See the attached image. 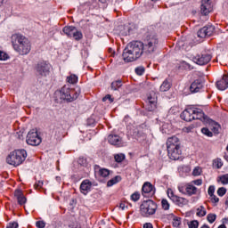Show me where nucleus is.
<instances>
[{
  "mask_svg": "<svg viewBox=\"0 0 228 228\" xmlns=\"http://www.w3.org/2000/svg\"><path fill=\"white\" fill-rule=\"evenodd\" d=\"M218 90H227L228 87V75H224L221 80L216 82Z\"/></svg>",
  "mask_w": 228,
  "mask_h": 228,
  "instance_id": "nucleus-22",
  "label": "nucleus"
},
{
  "mask_svg": "<svg viewBox=\"0 0 228 228\" xmlns=\"http://www.w3.org/2000/svg\"><path fill=\"white\" fill-rule=\"evenodd\" d=\"M171 86L172 85L170 84V81H168V79H166L160 86V92H168Z\"/></svg>",
  "mask_w": 228,
  "mask_h": 228,
  "instance_id": "nucleus-27",
  "label": "nucleus"
},
{
  "mask_svg": "<svg viewBox=\"0 0 228 228\" xmlns=\"http://www.w3.org/2000/svg\"><path fill=\"white\" fill-rule=\"evenodd\" d=\"M120 181H122V177H120V175H117L107 182V186L110 188L114 184H117V183H120Z\"/></svg>",
  "mask_w": 228,
  "mask_h": 228,
  "instance_id": "nucleus-28",
  "label": "nucleus"
},
{
  "mask_svg": "<svg viewBox=\"0 0 228 228\" xmlns=\"http://www.w3.org/2000/svg\"><path fill=\"white\" fill-rule=\"evenodd\" d=\"M159 40L156 36H149L143 43L144 58H151L158 49Z\"/></svg>",
  "mask_w": 228,
  "mask_h": 228,
  "instance_id": "nucleus-6",
  "label": "nucleus"
},
{
  "mask_svg": "<svg viewBox=\"0 0 228 228\" xmlns=\"http://www.w3.org/2000/svg\"><path fill=\"white\" fill-rule=\"evenodd\" d=\"M192 175H195V176L200 175V168L195 167V168L193 169V171H192Z\"/></svg>",
  "mask_w": 228,
  "mask_h": 228,
  "instance_id": "nucleus-55",
  "label": "nucleus"
},
{
  "mask_svg": "<svg viewBox=\"0 0 228 228\" xmlns=\"http://www.w3.org/2000/svg\"><path fill=\"white\" fill-rule=\"evenodd\" d=\"M206 208L203 206L197 209V216H206Z\"/></svg>",
  "mask_w": 228,
  "mask_h": 228,
  "instance_id": "nucleus-37",
  "label": "nucleus"
},
{
  "mask_svg": "<svg viewBox=\"0 0 228 228\" xmlns=\"http://www.w3.org/2000/svg\"><path fill=\"white\" fill-rule=\"evenodd\" d=\"M78 164L81 165L82 167H86V165H88V162H86V159L79 158Z\"/></svg>",
  "mask_w": 228,
  "mask_h": 228,
  "instance_id": "nucleus-50",
  "label": "nucleus"
},
{
  "mask_svg": "<svg viewBox=\"0 0 228 228\" xmlns=\"http://www.w3.org/2000/svg\"><path fill=\"white\" fill-rule=\"evenodd\" d=\"M179 70H191L193 68L190 63L186 61H182L178 67Z\"/></svg>",
  "mask_w": 228,
  "mask_h": 228,
  "instance_id": "nucleus-29",
  "label": "nucleus"
},
{
  "mask_svg": "<svg viewBox=\"0 0 228 228\" xmlns=\"http://www.w3.org/2000/svg\"><path fill=\"white\" fill-rule=\"evenodd\" d=\"M110 174H111V171L107 168H100L98 171V175H100V177H108Z\"/></svg>",
  "mask_w": 228,
  "mask_h": 228,
  "instance_id": "nucleus-30",
  "label": "nucleus"
},
{
  "mask_svg": "<svg viewBox=\"0 0 228 228\" xmlns=\"http://www.w3.org/2000/svg\"><path fill=\"white\" fill-rule=\"evenodd\" d=\"M99 1H100V3L104 4V3H106L108 0H99Z\"/></svg>",
  "mask_w": 228,
  "mask_h": 228,
  "instance_id": "nucleus-60",
  "label": "nucleus"
},
{
  "mask_svg": "<svg viewBox=\"0 0 228 228\" xmlns=\"http://www.w3.org/2000/svg\"><path fill=\"white\" fill-rule=\"evenodd\" d=\"M207 220L209 222V224H214L215 220H216V216L215 214H208Z\"/></svg>",
  "mask_w": 228,
  "mask_h": 228,
  "instance_id": "nucleus-42",
  "label": "nucleus"
},
{
  "mask_svg": "<svg viewBox=\"0 0 228 228\" xmlns=\"http://www.w3.org/2000/svg\"><path fill=\"white\" fill-rule=\"evenodd\" d=\"M204 88V80L202 78H198L194 80L190 86V92L191 94H197Z\"/></svg>",
  "mask_w": 228,
  "mask_h": 228,
  "instance_id": "nucleus-16",
  "label": "nucleus"
},
{
  "mask_svg": "<svg viewBox=\"0 0 228 228\" xmlns=\"http://www.w3.org/2000/svg\"><path fill=\"white\" fill-rule=\"evenodd\" d=\"M182 154L183 150L181 149V147L167 149V156L169 159H173L174 161H177V159H180Z\"/></svg>",
  "mask_w": 228,
  "mask_h": 228,
  "instance_id": "nucleus-15",
  "label": "nucleus"
},
{
  "mask_svg": "<svg viewBox=\"0 0 228 228\" xmlns=\"http://www.w3.org/2000/svg\"><path fill=\"white\" fill-rule=\"evenodd\" d=\"M189 228H199V221L193 220L189 224Z\"/></svg>",
  "mask_w": 228,
  "mask_h": 228,
  "instance_id": "nucleus-47",
  "label": "nucleus"
},
{
  "mask_svg": "<svg viewBox=\"0 0 228 228\" xmlns=\"http://www.w3.org/2000/svg\"><path fill=\"white\" fill-rule=\"evenodd\" d=\"M123 60L126 63L136 61L138 58H145V51L143 50V43L142 41H132L128 43L123 51Z\"/></svg>",
  "mask_w": 228,
  "mask_h": 228,
  "instance_id": "nucleus-1",
  "label": "nucleus"
},
{
  "mask_svg": "<svg viewBox=\"0 0 228 228\" xmlns=\"http://www.w3.org/2000/svg\"><path fill=\"white\" fill-rule=\"evenodd\" d=\"M193 183L196 184V186H200L202 184V181L200 179L193 181Z\"/></svg>",
  "mask_w": 228,
  "mask_h": 228,
  "instance_id": "nucleus-56",
  "label": "nucleus"
},
{
  "mask_svg": "<svg viewBox=\"0 0 228 228\" xmlns=\"http://www.w3.org/2000/svg\"><path fill=\"white\" fill-rule=\"evenodd\" d=\"M56 94H60L62 101H67V102H74V101L79 97L81 90L72 89L69 86H64L60 91H57Z\"/></svg>",
  "mask_w": 228,
  "mask_h": 228,
  "instance_id": "nucleus-4",
  "label": "nucleus"
},
{
  "mask_svg": "<svg viewBox=\"0 0 228 228\" xmlns=\"http://www.w3.org/2000/svg\"><path fill=\"white\" fill-rule=\"evenodd\" d=\"M51 64L45 61H40L36 65V72L40 77H47L51 74Z\"/></svg>",
  "mask_w": 228,
  "mask_h": 228,
  "instance_id": "nucleus-7",
  "label": "nucleus"
},
{
  "mask_svg": "<svg viewBox=\"0 0 228 228\" xmlns=\"http://www.w3.org/2000/svg\"><path fill=\"white\" fill-rule=\"evenodd\" d=\"M208 193L209 197H211V195H215V185H210L208 187Z\"/></svg>",
  "mask_w": 228,
  "mask_h": 228,
  "instance_id": "nucleus-52",
  "label": "nucleus"
},
{
  "mask_svg": "<svg viewBox=\"0 0 228 228\" xmlns=\"http://www.w3.org/2000/svg\"><path fill=\"white\" fill-rule=\"evenodd\" d=\"M122 87V80H116L111 83V90H118Z\"/></svg>",
  "mask_w": 228,
  "mask_h": 228,
  "instance_id": "nucleus-31",
  "label": "nucleus"
},
{
  "mask_svg": "<svg viewBox=\"0 0 228 228\" xmlns=\"http://www.w3.org/2000/svg\"><path fill=\"white\" fill-rule=\"evenodd\" d=\"M211 0H201V13L202 15H208L211 12Z\"/></svg>",
  "mask_w": 228,
  "mask_h": 228,
  "instance_id": "nucleus-20",
  "label": "nucleus"
},
{
  "mask_svg": "<svg viewBox=\"0 0 228 228\" xmlns=\"http://www.w3.org/2000/svg\"><path fill=\"white\" fill-rule=\"evenodd\" d=\"M178 191H180V193H183V195H186V184H179L178 185Z\"/></svg>",
  "mask_w": 228,
  "mask_h": 228,
  "instance_id": "nucleus-43",
  "label": "nucleus"
},
{
  "mask_svg": "<svg viewBox=\"0 0 228 228\" xmlns=\"http://www.w3.org/2000/svg\"><path fill=\"white\" fill-rule=\"evenodd\" d=\"M194 120H200L201 122H209V118L201 109L194 108Z\"/></svg>",
  "mask_w": 228,
  "mask_h": 228,
  "instance_id": "nucleus-18",
  "label": "nucleus"
},
{
  "mask_svg": "<svg viewBox=\"0 0 228 228\" xmlns=\"http://www.w3.org/2000/svg\"><path fill=\"white\" fill-rule=\"evenodd\" d=\"M161 207L165 211H168L170 209V203H168V200L163 199L161 200Z\"/></svg>",
  "mask_w": 228,
  "mask_h": 228,
  "instance_id": "nucleus-35",
  "label": "nucleus"
},
{
  "mask_svg": "<svg viewBox=\"0 0 228 228\" xmlns=\"http://www.w3.org/2000/svg\"><path fill=\"white\" fill-rule=\"evenodd\" d=\"M217 181H220L222 184H228V175L219 176Z\"/></svg>",
  "mask_w": 228,
  "mask_h": 228,
  "instance_id": "nucleus-39",
  "label": "nucleus"
},
{
  "mask_svg": "<svg viewBox=\"0 0 228 228\" xmlns=\"http://www.w3.org/2000/svg\"><path fill=\"white\" fill-rule=\"evenodd\" d=\"M156 211H158V204L152 200H143L140 205V214L144 218L156 215Z\"/></svg>",
  "mask_w": 228,
  "mask_h": 228,
  "instance_id": "nucleus-5",
  "label": "nucleus"
},
{
  "mask_svg": "<svg viewBox=\"0 0 228 228\" xmlns=\"http://www.w3.org/2000/svg\"><path fill=\"white\" fill-rule=\"evenodd\" d=\"M225 206H228V197L225 200Z\"/></svg>",
  "mask_w": 228,
  "mask_h": 228,
  "instance_id": "nucleus-62",
  "label": "nucleus"
},
{
  "mask_svg": "<svg viewBox=\"0 0 228 228\" xmlns=\"http://www.w3.org/2000/svg\"><path fill=\"white\" fill-rule=\"evenodd\" d=\"M14 197L17 199L18 204H20V206H24V204H26L27 199L24 196V193L22 192V191L16 190L14 191Z\"/></svg>",
  "mask_w": 228,
  "mask_h": 228,
  "instance_id": "nucleus-23",
  "label": "nucleus"
},
{
  "mask_svg": "<svg viewBox=\"0 0 228 228\" xmlns=\"http://www.w3.org/2000/svg\"><path fill=\"white\" fill-rule=\"evenodd\" d=\"M147 104L148 111H154V110H156L158 104V94H156V93H150L147 98Z\"/></svg>",
  "mask_w": 228,
  "mask_h": 228,
  "instance_id": "nucleus-12",
  "label": "nucleus"
},
{
  "mask_svg": "<svg viewBox=\"0 0 228 228\" xmlns=\"http://www.w3.org/2000/svg\"><path fill=\"white\" fill-rule=\"evenodd\" d=\"M108 142L110 145H115L116 147H122V138L118 134H110L108 136Z\"/></svg>",
  "mask_w": 228,
  "mask_h": 228,
  "instance_id": "nucleus-19",
  "label": "nucleus"
},
{
  "mask_svg": "<svg viewBox=\"0 0 228 228\" xmlns=\"http://www.w3.org/2000/svg\"><path fill=\"white\" fill-rule=\"evenodd\" d=\"M26 142L28 145L37 146L39 143H42V138L38 136V132L30 131L27 135Z\"/></svg>",
  "mask_w": 228,
  "mask_h": 228,
  "instance_id": "nucleus-11",
  "label": "nucleus"
},
{
  "mask_svg": "<svg viewBox=\"0 0 228 228\" xmlns=\"http://www.w3.org/2000/svg\"><path fill=\"white\" fill-rule=\"evenodd\" d=\"M210 200L211 202L215 203V204H218V202H220V199H218V197H216V195L212 194L210 196Z\"/></svg>",
  "mask_w": 228,
  "mask_h": 228,
  "instance_id": "nucleus-49",
  "label": "nucleus"
},
{
  "mask_svg": "<svg viewBox=\"0 0 228 228\" xmlns=\"http://www.w3.org/2000/svg\"><path fill=\"white\" fill-rule=\"evenodd\" d=\"M224 159L228 161V157L227 156H224Z\"/></svg>",
  "mask_w": 228,
  "mask_h": 228,
  "instance_id": "nucleus-64",
  "label": "nucleus"
},
{
  "mask_svg": "<svg viewBox=\"0 0 228 228\" xmlns=\"http://www.w3.org/2000/svg\"><path fill=\"white\" fill-rule=\"evenodd\" d=\"M225 193H227V189H225L224 187H220L217 190V195H219V197H224V195H225Z\"/></svg>",
  "mask_w": 228,
  "mask_h": 228,
  "instance_id": "nucleus-44",
  "label": "nucleus"
},
{
  "mask_svg": "<svg viewBox=\"0 0 228 228\" xmlns=\"http://www.w3.org/2000/svg\"><path fill=\"white\" fill-rule=\"evenodd\" d=\"M12 45L19 54L24 56V54H29V51H31V43H29V39L21 34H13L11 37Z\"/></svg>",
  "mask_w": 228,
  "mask_h": 228,
  "instance_id": "nucleus-2",
  "label": "nucleus"
},
{
  "mask_svg": "<svg viewBox=\"0 0 228 228\" xmlns=\"http://www.w3.org/2000/svg\"><path fill=\"white\" fill-rule=\"evenodd\" d=\"M143 228H154V227L152 226V224L146 223V224H143Z\"/></svg>",
  "mask_w": 228,
  "mask_h": 228,
  "instance_id": "nucleus-57",
  "label": "nucleus"
},
{
  "mask_svg": "<svg viewBox=\"0 0 228 228\" xmlns=\"http://www.w3.org/2000/svg\"><path fill=\"white\" fill-rule=\"evenodd\" d=\"M167 197L175 206H179V208H184V206H188L190 202L187 199L175 195L172 189L167 190Z\"/></svg>",
  "mask_w": 228,
  "mask_h": 228,
  "instance_id": "nucleus-8",
  "label": "nucleus"
},
{
  "mask_svg": "<svg viewBox=\"0 0 228 228\" xmlns=\"http://www.w3.org/2000/svg\"><path fill=\"white\" fill-rule=\"evenodd\" d=\"M211 124L213 126L211 130L213 131V133H215V134H218V133H220V124L215 121H211Z\"/></svg>",
  "mask_w": 228,
  "mask_h": 228,
  "instance_id": "nucleus-32",
  "label": "nucleus"
},
{
  "mask_svg": "<svg viewBox=\"0 0 228 228\" xmlns=\"http://www.w3.org/2000/svg\"><path fill=\"white\" fill-rule=\"evenodd\" d=\"M71 38H74L77 42H79V40H83V32L78 30L75 28V30L73 32V36H71Z\"/></svg>",
  "mask_w": 228,
  "mask_h": 228,
  "instance_id": "nucleus-26",
  "label": "nucleus"
},
{
  "mask_svg": "<svg viewBox=\"0 0 228 228\" xmlns=\"http://www.w3.org/2000/svg\"><path fill=\"white\" fill-rule=\"evenodd\" d=\"M201 133L203 134H205V136H208V138H211L213 136V132H211L210 130H208V127H203L201 129Z\"/></svg>",
  "mask_w": 228,
  "mask_h": 228,
  "instance_id": "nucleus-38",
  "label": "nucleus"
},
{
  "mask_svg": "<svg viewBox=\"0 0 228 228\" xmlns=\"http://www.w3.org/2000/svg\"><path fill=\"white\" fill-rule=\"evenodd\" d=\"M75 228H81V225L77 224Z\"/></svg>",
  "mask_w": 228,
  "mask_h": 228,
  "instance_id": "nucleus-63",
  "label": "nucleus"
},
{
  "mask_svg": "<svg viewBox=\"0 0 228 228\" xmlns=\"http://www.w3.org/2000/svg\"><path fill=\"white\" fill-rule=\"evenodd\" d=\"M143 72H145L144 67H138L135 69V74H137V76H143Z\"/></svg>",
  "mask_w": 228,
  "mask_h": 228,
  "instance_id": "nucleus-45",
  "label": "nucleus"
},
{
  "mask_svg": "<svg viewBox=\"0 0 228 228\" xmlns=\"http://www.w3.org/2000/svg\"><path fill=\"white\" fill-rule=\"evenodd\" d=\"M213 167H215L217 169L222 168L224 167V162H222V159H216L213 160Z\"/></svg>",
  "mask_w": 228,
  "mask_h": 228,
  "instance_id": "nucleus-33",
  "label": "nucleus"
},
{
  "mask_svg": "<svg viewBox=\"0 0 228 228\" xmlns=\"http://www.w3.org/2000/svg\"><path fill=\"white\" fill-rule=\"evenodd\" d=\"M114 159L117 163H122L126 159V155L124 153L116 154Z\"/></svg>",
  "mask_w": 228,
  "mask_h": 228,
  "instance_id": "nucleus-34",
  "label": "nucleus"
},
{
  "mask_svg": "<svg viewBox=\"0 0 228 228\" xmlns=\"http://www.w3.org/2000/svg\"><path fill=\"white\" fill-rule=\"evenodd\" d=\"M119 208L121 209H126V203H120Z\"/></svg>",
  "mask_w": 228,
  "mask_h": 228,
  "instance_id": "nucleus-58",
  "label": "nucleus"
},
{
  "mask_svg": "<svg viewBox=\"0 0 228 228\" xmlns=\"http://www.w3.org/2000/svg\"><path fill=\"white\" fill-rule=\"evenodd\" d=\"M92 190V182L90 180H84L80 184V191L83 195H87V193Z\"/></svg>",
  "mask_w": 228,
  "mask_h": 228,
  "instance_id": "nucleus-21",
  "label": "nucleus"
},
{
  "mask_svg": "<svg viewBox=\"0 0 228 228\" xmlns=\"http://www.w3.org/2000/svg\"><path fill=\"white\" fill-rule=\"evenodd\" d=\"M195 110L194 108L185 109L180 115L182 120L185 122H191V120H195Z\"/></svg>",
  "mask_w": 228,
  "mask_h": 228,
  "instance_id": "nucleus-14",
  "label": "nucleus"
},
{
  "mask_svg": "<svg viewBox=\"0 0 228 228\" xmlns=\"http://www.w3.org/2000/svg\"><path fill=\"white\" fill-rule=\"evenodd\" d=\"M26 158H28L26 150H15L7 156L6 162L12 167H19L26 161Z\"/></svg>",
  "mask_w": 228,
  "mask_h": 228,
  "instance_id": "nucleus-3",
  "label": "nucleus"
},
{
  "mask_svg": "<svg viewBox=\"0 0 228 228\" xmlns=\"http://www.w3.org/2000/svg\"><path fill=\"white\" fill-rule=\"evenodd\" d=\"M68 83H70V85H76V83H77V76L73 74L68 77Z\"/></svg>",
  "mask_w": 228,
  "mask_h": 228,
  "instance_id": "nucleus-36",
  "label": "nucleus"
},
{
  "mask_svg": "<svg viewBox=\"0 0 228 228\" xmlns=\"http://www.w3.org/2000/svg\"><path fill=\"white\" fill-rule=\"evenodd\" d=\"M211 58H213L211 54L202 53L192 57V61L197 65H208L211 61Z\"/></svg>",
  "mask_w": 228,
  "mask_h": 228,
  "instance_id": "nucleus-9",
  "label": "nucleus"
},
{
  "mask_svg": "<svg viewBox=\"0 0 228 228\" xmlns=\"http://www.w3.org/2000/svg\"><path fill=\"white\" fill-rule=\"evenodd\" d=\"M75 29H76V27L74 26H68V27H64L62 31L65 35H67V37H69V38H72Z\"/></svg>",
  "mask_w": 228,
  "mask_h": 228,
  "instance_id": "nucleus-24",
  "label": "nucleus"
},
{
  "mask_svg": "<svg viewBox=\"0 0 228 228\" xmlns=\"http://www.w3.org/2000/svg\"><path fill=\"white\" fill-rule=\"evenodd\" d=\"M8 58H10L8 56V53L3 52V51H0V61H5V60H8Z\"/></svg>",
  "mask_w": 228,
  "mask_h": 228,
  "instance_id": "nucleus-46",
  "label": "nucleus"
},
{
  "mask_svg": "<svg viewBox=\"0 0 228 228\" xmlns=\"http://www.w3.org/2000/svg\"><path fill=\"white\" fill-rule=\"evenodd\" d=\"M197 194V187L192 184H186V195L191 197V195Z\"/></svg>",
  "mask_w": 228,
  "mask_h": 228,
  "instance_id": "nucleus-25",
  "label": "nucleus"
},
{
  "mask_svg": "<svg viewBox=\"0 0 228 228\" xmlns=\"http://www.w3.org/2000/svg\"><path fill=\"white\" fill-rule=\"evenodd\" d=\"M156 193V189L154 185L149 182H145L142 187V197H146V199H151L154 197Z\"/></svg>",
  "mask_w": 228,
  "mask_h": 228,
  "instance_id": "nucleus-10",
  "label": "nucleus"
},
{
  "mask_svg": "<svg viewBox=\"0 0 228 228\" xmlns=\"http://www.w3.org/2000/svg\"><path fill=\"white\" fill-rule=\"evenodd\" d=\"M131 200L134 202H138L140 200V192L135 191L131 195Z\"/></svg>",
  "mask_w": 228,
  "mask_h": 228,
  "instance_id": "nucleus-40",
  "label": "nucleus"
},
{
  "mask_svg": "<svg viewBox=\"0 0 228 228\" xmlns=\"http://www.w3.org/2000/svg\"><path fill=\"white\" fill-rule=\"evenodd\" d=\"M106 101H109L111 103L115 100L111 97V94H107L102 98L103 102H106Z\"/></svg>",
  "mask_w": 228,
  "mask_h": 228,
  "instance_id": "nucleus-48",
  "label": "nucleus"
},
{
  "mask_svg": "<svg viewBox=\"0 0 228 228\" xmlns=\"http://www.w3.org/2000/svg\"><path fill=\"white\" fill-rule=\"evenodd\" d=\"M200 228H209V225H208V224H203Z\"/></svg>",
  "mask_w": 228,
  "mask_h": 228,
  "instance_id": "nucleus-59",
  "label": "nucleus"
},
{
  "mask_svg": "<svg viewBox=\"0 0 228 228\" xmlns=\"http://www.w3.org/2000/svg\"><path fill=\"white\" fill-rule=\"evenodd\" d=\"M18 227H19V223L13 222V223H9L6 228H18Z\"/></svg>",
  "mask_w": 228,
  "mask_h": 228,
  "instance_id": "nucleus-53",
  "label": "nucleus"
},
{
  "mask_svg": "<svg viewBox=\"0 0 228 228\" xmlns=\"http://www.w3.org/2000/svg\"><path fill=\"white\" fill-rule=\"evenodd\" d=\"M35 188L36 190H40L44 186V182L43 181H38L37 183H35Z\"/></svg>",
  "mask_w": 228,
  "mask_h": 228,
  "instance_id": "nucleus-54",
  "label": "nucleus"
},
{
  "mask_svg": "<svg viewBox=\"0 0 228 228\" xmlns=\"http://www.w3.org/2000/svg\"><path fill=\"white\" fill-rule=\"evenodd\" d=\"M3 3H4V0H0V6H3Z\"/></svg>",
  "mask_w": 228,
  "mask_h": 228,
  "instance_id": "nucleus-61",
  "label": "nucleus"
},
{
  "mask_svg": "<svg viewBox=\"0 0 228 228\" xmlns=\"http://www.w3.org/2000/svg\"><path fill=\"white\" fill-rule=\"evenodd\" d=\"M181 147V141L177 138V136L174 135L167 138V149H173Z\"/></svg>",
  "mask_w": 228,
  "mask_h": 228,
  "instance_id": "nucleus-17",
  "label": "nucleus"
},
{
  "mask_svg": "<svg viewBox=\"0 0 228 228\" xmlns=\"http://www.w3.org/2000/svg\"><path fill=\"white\" fill-rule=\"evenodd\" d=\"M181 225V217L175 216L173 218V226L179 227Z\"/></svg>",
  "mask_w": 228,
  "mask_h": 228,
  "instance_id": "nucleus-41",
  "label": "nucleus"
},
{
  "mask_svg": "<svg viewBox=\"0 0 228 228\" xmlns=\"http://www.w3.org/2000/svg\"><path fill=\"white\" fill-rule=\"evenodd\" d=\"M36 226L37 228H45V222H44V221H37L36 222Z\"/></svg>",
  "mask_w": 228,
  "mask_h": 228,
  "instance_id": "nucleus-51",
  "label": "nucleus"
},
{
  "mask_svg": "<svg viewBox=\"0 0 228 228\" xmlns=\"http://www.w3.org/2000/svg\"><path fill=\"white\" fill-rule=\"evenodd\" d=\"M215 33V27L213 25H208L201 28L197 35L199 38H206V37H211Z\"/></svg>",
  "mask_w": 228,
  "mask_h": 228,
  "instance_id": "nucleus-13",
  "label": "nucleus"
}]
</instances>
